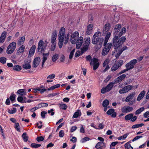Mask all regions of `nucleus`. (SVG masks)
Masks as SVG:
<instances>
[{
	"mask_svg": "<svg viewBox=\"0 0 149 149\" xmlns=\"http://www.w3.org/2000/svg\"><path fill=\"white\" fill-rule=\"evenodd\" d=\"M118 37L117 36H115L112 41L113 46L116 51L114 53H115V55L116 58H118L123 51L127 49V47L126 46L123 48H121L122 44L126 40L125 37L122 36L119 39Z\"/></svg>",
	"mask_w": 149,
	"mask_h": 149,
	"instance_id": "nucleus-1",
	"label": "nucleus"
},
{
	"mask_svg": "<svg viewBox=\"0 0 149 149\" xmlns=\"http://www.w3.org/2000/svg\"><path fill=\"white\" fill-rule=\"evenodd\" d=\"M79 33L77 31H75L71 35L70 41L71 43L74 44L76 43V48L79 49L81 46L83 41V38L80 36L79 38Z\"/></svg>",
	"mask_w": 149,
	"mask_h": 149,
	"instance_id": "nucleus-2",
	"label": "nucleus"
},
{
	"mask_svg": "<svg viewBox=\"0 0 149 149\" xmlns=\"http://www.w3.org/2000/svg\"><path fill=\"white\" fill-rule=\"evenodd\" d=\"M58 46L60 48L62 47L63 42L64 44H66L67 43L69 38V34L65 36V29L63 27H62L60 29L58 35Z\"/></svg>",
	"mask_w": 149,
	"mask_h": 149,
	"instance_id": "nucleus-3",
	"label": "nucleus"
},
{
	"mask_svg": "<svg viewBox=\"0 0 149 149\" xmlns=\"http://www.w3.org/2000/svg\"><path fill=\"white\" fill-rule=\"evenodd\" d=\"M104 42V38L101 36V33L100 31L96 32L93 35L92 42L93 44L99 45L101 47Z\"/></svg>",
	"mask_w": 149,
	"mask_h": 149,
	"instance_id": "nucleus-4",
	"label": "nucleus"
},
{
	"mask_svg": "<svg viewBox=\"0 0 149 149\" xmlns=\"http://www.w3.org/2000/svg\"><path fill=\"white\" fill-rule=\"evenodd\" d=\"M86 58L87 61H91L90 65H93V69L94 70H96L99 65V63L98 62V60L95 58H93L91 59V57L90 55L87 56L86 57Z\"/></svg>",
	"mask_w": 149,
	"mask_h": 149,
	"instance_id": "nucleus-5",
	"label": "nucleus"
},
{
	"mask_svg": "<svg viewBox=\"0 0 149 149\" xmlns=\"http://www.w3.org/2000/svg\"><path fill=\"white\" fill-rule=\"evenodd\" d=\"M47 44L48 42L47 41L44 42L42 40H40L38 43V52L41 53L43 52L46 49Z\"/></svg>",
	"mask_w": 149,
	"mask_h": 149,
	"instance_id": "nucleus-6",
	"label": "nucleus"
},
{
	"mask_svg": "<svg viewBox=\"0 0 149 149\" xmlns=\"http://www.w3.org/2000/svg\"><path fill=\"white\" fill-rule=\"evenodd\" d=\"M16 46V43L15 42H13L10 43L8 46L6 52L8 54L12 53L15 49Z\"/></svg>",
	"mask_w": 149,
	"mask_h": 149,
	"instance_id": "nucleus-7",
	"label": "nucleus"
},
{
	"mask_svg": "<svg viewBox=\"0 0 149 149\" xmlns=\"http://www.w3.org/2000/svg\"><path fill=\"white\" fill-rule=\"evenodd\" d=\"M112 46L111 43H109L105 45L103 49L102 54L103 56H105L109 52Z\"/></svg>",
	"mask_w": 149,
	"mask_h": 149,
	"instance_id": "nucleus-8",
	"label": "nucleus"
},
{
	"mask_svg": "<svg viewBox=\"0 0 149 149\" xmlns=\"http://www.w3.org/2000/svg\"><path fill=\"white\" fill-rule=\"evenodd\" d=\"M137 62V61L136 59H133L127 63L125 65V67L129 70H130L134 68V65H135Z\"/></svg>",
	"mask_w": 149,
	"mask_h": 149,
	"instance_id": "nucleus-9",
	"label": "nucleus"
},
{
	"mask_svg": "<svg viewBox=\"0 0 149 149\" xmlns=\"http://www.w3.org/2000/svg\"><path fill=\"white\" fill-rule=\"evenodd\" d=\"M133 109L132 107L129 106H125L121 108V110L122 112L127 113L132 111Z\"/></svg>",
	"mask_w": 149,
	"mask_h": 149,
	"instance_id": "nucleus-10",
	"label": "nucleus"
},
{
	"mask_svg": "<svg viewBox=\"0 0 149 149\" xmlns=\"http://www.w3.org/2000/svg\"><path fill=\"white\" fill-rule=\"evenodd\" d=\"M84 40V43L85 44V45H83V48L84 49V50L86 51L88 49V47L90 44L91 39L90 37H88L85 38Z\"/></svg>",
	"mask_w": 149,
	"mask_h": 149,
	"instance_id": "nucleus-11",
	"label": "nucleus"
},
{
	"mask_svg": "<svg viewBox=\"0 0 149 149\" xmlns=\"http://www.w3.org/2000/svg\"><path fill=\"white\" fill-rule=\"evenodd\" d=\"M93 26L92 24H88L87 27L86 33L88 35H90L93 32Z\"/></svg>",
	"mask_w": 149,
	"mask_h": 149,
	"instance_id": "nucleus-12",
	"label": "nucleus"
},
{
	"mask_svg": "<svg viewBox=\"0 0 149 149\" xmlns=\"http://www.w3.org/2000/svg\"><path fill=\"white\" fill-rule=\"evenodd\" d=\"M110 62V59L109 58H107L106 59L104 62L103 66L104 67H106L105 69L103 70L104 72H105L109 69L110 67L108 64Z\"/></svg>",
	"mask_w": 149,
	"mask_h": 149,
	"instance_id": "nucleus-13",
	"label": "nucleus"
},
{
	"mask_svg": "<svg viewBox=\"0 0 149 149\" xmlns=\"http://www.w3.org/2000/svg\"><path fill=\"white\" fill-rule=\"evenodd\" d=\"M106 147L105 144L104 143L100 142L97 143L95 145V148L97 149H102Z\"/></svg>",
	"mask_w": 149,
	"mask_h": 149,
	"instance_id": "nucleus-14",
	"label": "nucleus"
},
{
	"mask_svg": "<svg viewBox=\"0 0 149 149\" xmlns=\"http://www.w3.org/2000/svg\"><path fill=\"white\" fill-rule=\"evenodd\" d=\"M126 77V75L125 74H123L120 76L118 77L116 79L114 80V83L115 84H116L118 83L122 80H123Z\"/></svg>",
	"mask_w": 149,
	"mask_h": 149,
	"instance_id": "nucleus-15",
	"label": "nucleus"
},
{
	"mask_svg": "<svg viewBox=\"0 0 149 149\" xmlns=\"http://www.w3.org/2000/svg\"><path fill=\"white\" fill-rule=\"evenodd\" d=\"M57 36V32L56 31H53L51 37V43H56V40Z\"/></svg>",
	"mask_w": 149,
	"mask_h": 149,
	"instance_id": "nucleus-16",
	"label": "nucleus"
},
{
	"mask_svg": "<svg viewBox=\"0 0 149 149\" xmlns=\"http://www.w3.org/2000/svg\"><path fill=\"white\" fill-rule=\"evenodd\" d=\"M121 25L120 24H118L116 25L114 28V35L115 36L116 35H118V33H119V32L120 31V30L121 29Z\"/></svg>",
	"mask_w": 149,
	"mask_h": 149,
	"instance_id": "nucleus-17",
	"label": "nucleus"
},
{
	"mask_svg": "<svg viewBox=\"0 0 149 149\" xmlns=\"http://www.w3.org/2000/svg\"><path fill=\"white\" fill-rule=\"evenodd\" d=\"M135 94L136 93L134 92L132 93L126 97L125 100V101L127 102L130 101L134 97Z\"/></svg>",
	"mask_w": 149,
	"mask_h": 149,
	"instance_id": "nucleus-18",
	"label": "nucleus"
},
{
	"mask_svg": "<svg viewBox=\"0 0 149 149\" xmlns=\"http://www.w3.org/2000/svg\"><path fill=\"white\" fill-rule=\"evenodd\" d=\"M40 61V57H36L33 62V67H37Z\"/></svg>",
	"mask_w": 149,
	"mask_h": 149,
	"instance_id": "nucleus-19",
	"label": "nucleus"
},
{
	"mask_svg": "<svg viewBox=\"0 0 149 149\" xmlns=\"http://www.w3.org/2000/svg\"><path fill=\"white\" fill-rule=\"evenodd\" d=\"M7 35V32L4 31L1 33V36L0 37V43H3L6 38V36Z\"/></svg>",
	"mask_w": 149,
	"mask_h": 149,
	"instance_id": "nucleus-20",
	"label": "nucleus"
},
{
	"mask_svg": "<svg viewBox=\"0 0 149 149\" xmlns=\"http://www.w3.org/2000/svg\"><path fill=\"white\" fill-rule=\"evenodd\" d=\"M81 115V110L77 109L74 113L72 116L73 118H77L78 117H80Z\"/></svg>",
	"mask_w": 149,
	"mask_h": 149,
	"instance_id": "nucleus-21",
	"label": "nucleus"
},
{
	"mask_svg": "<svg viewBox=\"0 0 149 149\" xmlns=\"http://www.w3.org/2000/svg\"><path fill=\"white\" fill-rule=\"evenodd\" d=\"M146 94V91H142L139 95L137 98V100L139 101L141 100L144 97Z\"/></svg>",
	"mask_w": 149,
	"mask_h": 149,
	"instance_id": "nucleus-22",
	"label": "nucleus"
},
{
	"mask_svg": "<svg viewBox=\"0 0 149 149\" xmlns=\"http://www.w3.org/2000/svg\"><path fill=\"white\" fill-rule=\"evenodd\" d=\"M25 40V38L24 36H22L17 41V45L18 46H20L23 45Z\"/></svg>",
	"mask_w": 149,
	"mask_h": 149,
	"instance_id": "nucleus-23",
	"label": "nucleus"
},
{
	"mask_svg": "<svg viewBox=\"0 0 149 149\" xmlns=\"http://www.w3.org/2000/svg\"><path fill=\"white\" fill-rule=\"evenodd\" d=\"M25 46L24 45H22L18 49L17 54H23L24 51Z\"/></svg>",
	"mask_w": 149,
	"mask_h": 149,
	"instance_id": "nucleus-24",
	"label": "nucleus"
},
{
	"mask_svg": "<svg viewBox=\"0 0 149 149\" xmlns=\"http://www.w3.org/2000/svg\"><path fill=\"white\" fill-rule=\"evenodd\" d=\"M111 34V32H108L106 34L105 38V39L103 44V45L104 46H105V45L107 44V43L108 42L109 38L110 37Z\"/></svg>",
	"mask_w": 149,
	"mask_h": 149,
	"instance_id": "nucleus-25",
	"label": "nucleus"
},
{
	"mask_svg": "<svg viewBox=\"0 0 149 149\" xmlns=\"http://www.w3.org/2000/svg\"><path fill=\"white\" fill-rule=\"evenodd\" d=\"M120 30V32L119 33L117 36L120 37L123 35L127 31V29L125 27H122Z\"/></svg>",
	"mask_w": 149,
	"mask_h": 149,
	"instance_id": "nucleus-26",
	"label": "nucleus"
},
{
	"mask_svg": "<svg viewBox=\"0 0 149 149\" xmlns=\"http://www.w3.org/2000/svg\"><path fill=\"white\" fill-rule=\"evenodd\" d=\"M17 93L21 96H23L26 95L27 93L25 89H21L18 90Z\"/></svg>",
	"mask_w": 149,
	"mask_h": 149,
	"instance_id": "nucleus-27",
	"label": "nucleus"
},
{
	"mask_svg": "<svg viewBox=\"0 0 149 149\" xmlns=\"http://www.w3.org/2000/svg\"><path fill=\"white\" fill-rule=\"evenodd\" d=\"M86 51L84 50V49L83 48H82L81 51L78 50L76 52L75 54V56L76 57H79V56L81 55Z\"/></svg>",
	"mask_w": 149,
	"mask_h": 149,
	"instance_id": "nucleus-28",
	"label": "nucleus"
},
{
	"mask_svg": "<svg viewBox=\"0 0 149 149\" xmlns=\"http://www.w3.org/2000/svg\"><path fill=\"white\" fill-rule=\"evenodd\" d=\"M43 60H42V67H43V66L45 62V61H46V60L47 59V57L49 55V53H43Z\"/></svg>",
	"mask_w": 149,
	"mask_h": 149,
	"instance_id": "nucleus-29",
	"label": "nucleus"
},
{
	"mask_svg": "<svg viewBox=\"0 0 149 149\" xmlns=\"http://www.w3.org/2000/svg\"><path fill=\"white\" fill-rule=\"evenodd\" d=\"M34 93H36L37 91H39L40 93H43L45 91H46L47 89L45 88H37L34 89Z\"/></svg>",
	"mask_w": 149,
	"mask_h": 149,
	"instance_id": "nucleus-30",
	"label": "nucleus"
},
{
	"mask_svg": "<svg viewBox=\"0 0 149 149\" xmlns=\"http://www.w3.org/2000/svg\"><path fill=\"white\" fill-rule=\"evenodd\" d=\"M36 46L35 45H33L30 49L29 55L30 56L33 55L35 53Z\"/></svg>",
	"mask_w": 149,
	"mask_h": 149,
	"instance_id": "nucleus-31",
	"label": "nucleus"
},
{
	"mask_svg": "<svg viewBox=\"0 0 149 149\" xmlns=\"http://www.w3.org/2000/svg\"><path fill=\"white\" fill-rule=\"evenodd\" d=\"M115 84L114 82L109 83L108 85L106 87L107 91H110L112 88L113 85Z\"/></svg>",
	"mask_w": 149,
	"mask_h": 149,
	"instance_id": "nucleus-32",
	"label": "nucleus"
},
{
	"mask_svg": "<svg viewBox=\"0 0 149 149\" xmlns=\"http://www.w3.org/2000/svg\"><path fill=\"white\" fill-rule=\"evenodd\" d=\"M55 75L54 74H52L48 76L47 77V79H48V80H47V82L48 83L52 82L53 81L52 80H49V79H53L55 78Z\"/></svg>",
	"mask_w": 149,
	"mask_h": 149,
	"instance_id": "nucleus-33",
	"label": "nucleus"
},
{
	"mask_svg": "<svg viewBox=\"0 0 149 149\" xmlns=\"http://www.w3.org/2000/svg\"><path fill=\"white\" fill-rule=\"evenodd\" d=\"M110 26L109 23L106 24L104 26L103 29L104 32H107L110 31Z\"/></svg>",
	"mask_w": 149,
	"mask_h": 149,
	"instance_id": "nucleus-34",
	"label": "nucleus"
},
{
	"mask_svg": "<svg viewBox=\"0 0 149 149\" xmlns=\"http://www.w3.org/2000/svg\"><path fill=\"white\" fill-rule=\"evenodd\" d=\"M16 95L13 93H12L10 97V99L12 103H13L15 101Z\"/></svg>",
	"mask_w": 149,
	"mask_h": 149,
	"instance_id": "nucleus-35",
	"label": "nucleus"
},
{
	"mask_svg": "<svg viewBox=\"0 0 149 149\" xmlns=\"http://www.w3.org/2000/svg\"><path fill=\"white\" fill-rule=\"evenodd\" d=\"M22 137L24 142H26L28 141L29 137L27 135V134L26 132H24L23 134Z\"/></svg>",
	"mask_w": 149,
	"mask_h": 149,
	"instance_id": "nucleus-36",
	"label": "nucleus"
},
{
	"mask_svg": "<svg viewBox=\"0 0 149 149\" xmlns=\"http://www.w3.org/2000/svg\"><path fill=\"white\" fill-rule=\"evenodd\" d=\"M59 107L61 109L65 110L67 108V106L65 104H59Z\"/></svg>",
	"mask_w": 149,
	"mask_h": 149,
	"instance_id": "nucleus-37",
	"label": "nucleus"
},
{
	"mask_svg": "<svg viewBox=\"0 0 149 149\" xmlns=\"http://www.w3.org/2000/svg\"><path fill=\"white\" fill-rule=\"evenodd\" d=\"M17 111V109L16 108H13L11 109H8V112L10 114H13L16 113Z\"/></svg>",
	"mask_w": 149,
	"mask_h": 149,
	"instance_id": "nucleus-38",
	"label": "nucleus"
},
{
	"mask_svg": "<svg viewBox=\"0 0 149 149\" xmlns=\"http://www.w3.org/2000/svg\"><path fill=\"white\" fill-rule=\"evenodd\" d=\"M144 110V108L143 107L140 108L136 111L135 112V114L136 115H138L143 111Z\"/></svg>",
	"mask_w": 149,
	"mask_h": 149,
	"instance_id": "nucleus-39",
	"label": "nucleus"
},
{
	"mask_svg": "<svg viewBox=\"0 0 149 149\" xmlns=\"http://www.w3.org/2000/svg\"><path fill=\"white\" fill-rule=\"evenodd\" d=\"M133 116L132 113H130L126 115L125 117V119L126 120H131V118Z\"/></svg>",
	"mask_w": 149,
	"mask_h": 149,
	"instance_id": "nucleus-40",
	"label": "nucleus"
},
{
	"mask_svg": "<svg viewBox=\"0 0 149 149\" xmlns=\"http://www.w3.org/2000/svg\"><path fill=\"white\" fill-rule=\"evenodd\" d=\"M144 124L143 123L136 124L132 126V129H135L141 127L143 126Z\"/></svg>",
	"mask_w": 149,
	"mask_h": 149,
	"instance_id": "nucleus-41",
	"label": "nucleus"
},
{
	"mask_svg": "<svg viewBox=\"0 0 149 149\" xmlns=\"http://www.w3.org/2000/svg\"><path fill=\"white\" fill-rule=\"evenodd\" d=\"M60 84H56L54 86H52L50 87L49 88H48V91H50L51 90H53L55 88H57L60 87Z\"/></svg>",
	"mask_w": 149,
	"mask_h": 149,
	"instance_id": "nucleus-42",
	"label": "nucleus"
},
{
	"mask_svg": "<svg viewBox=\"0 0 149 149\" xmlns=\"http://www.w3.org/2000/svg\"><path fill=\"white\" fill-rule=\"evenodd\" d=\"M124 89L125 90L126 92L127 93L131 90L133 88V86L131 85H129L124 87Z\"/></svg>",
	"mask_w": 149,
	"mask_h": 149,
	"instance_id": "nucleus-43",
	"label": "nucleus"
},
{
	"mask_svg": "<svg viewBox=\"0 0 149 149\" xmlns=\"http://www.w3.org/2000/svg\"><path fill=\"white\" fill-rule=\"evenodd\" d=\"M48 105V104L45 103H40L38 104L39 108L47 107Z\"/></svg>",
	"mask_w": 149,
	"mask_h": 149,
	"instance_id": "nucleus-44",
	"label": "nucleus"
},
{
	"mask_svg": "<svg viewBox=\"0 0 149 149\" xmlns=\"http://www.w3.org/2000/svg\"><path fill=\"white\" fill-rule=\"evenodd\" d=\"M41 146V145L40 144L32 143L30 145V146L33 148H37L40 147Z\"/></svg>",
	"mask_w": 149,
	"mask_h": 149,
	"instance_id": "nucleus-45",
	"label": "nucleus"
},
{
	"mask_svg": "<svg viewBox=\"0 0 149 149\" xmlns=\"http://www.w3.org/2000/svg\"><path fill=\"white\" fill-rule=\"evenodd\" d=\"M22 67L19 65H15L13 68V69L14 70L19 71L21 70Z\"/></svg>",
	"mask_w": 149,
	"mask_h": 149,
	"instance_id": "nucleus-46",
	"label": "nucleus"
},
{
	"mask_svg": "<svg viewBox=\"0 0 149 149\" xmlns=\"http://www.w3.org/2000/svg\"><path fill=\"white\" fill-rule=\"evenodd\" d=\"M15 128L18 132H21L20 127L18 123H15Z\"/></svg>",
	"mask_w": 149,
	"mask_h": 149,
	"instance_id": "nucleus-47",
	"label": "nucleus"
},
{
	"mask_svg": "<svg viewBox=\"0 0 149 149\" xmlns=\"http://www.w3.org/2000/svg\"><path fill=\"white\" fill-rule=\"evenodd\" d=\"M119 68L116 64L115 63L111 68L112 71H115L116 70Z\"/></svg>",
	"mask_w": 149,
	"mask_h": 149,
	"instance_id": "nucleus-48",
	"label": "nucleus"
},
{
	"mask_svg": "<svg viewBox=\"0 0 149 149\" xmlns=\"http://www.w3.org/2000/svg\"><path fill=\"white\" fill-rule=\"evenodd\" d=\"M22 67L24 68L27 69H30L31 66L29 63H25L23 65Z\"/></svg>",
	"mask_w": 149,
	"mask_h": 149,
	"instance_id": "nucleus-49",
	"label": "nucleus"
},
{
	"mask_svg": "<svg viewBox=\"0 0 149 149\" xmlns=\"http://www.w3.org/2000/svg\"><path fill=\"white\" fill-rule=\"evenodd\" d=\"M58 54H55L54 55L52 58V61L53 62L56 61L58 59Z\"/></svg>",
	"mask_w": 149,
	"mask_h": 149,
	"instance_id": "nucleus-50",
	"label": "nucleus"
},
{
	"mask_svg": "<svg viewBox=\"0 0 149 149\" xmlns=\"http://www.w3.org/2000/svg\"><path fill=\"white\" fill-rule=\"evenodd\" d=\"M123 61L122 60H120L117 61L115 64H116L118 66V67L119 68L123 64Z\"/></svg>",
	"mask_w": 149,
	"mask_h": 149,
	"instance_id": "nucleus-51",
	"label": "nucleus"
},
{
	"mask_svg": "<svg viewBox=\"0 0 149 149\" xmlns=\"http://www.w3.org/2000/svg\"><path fill=\"white\" fill-rule=\"evenodd\" d=\"M90 140V139L89 138L86 137L82 139L80 141V142L81 143H84Z\"/></svg>",
	"mask_w": 149,
	"mask_h": 149,
	"instance_id": "nucleus-52",
	"label": "nucleus"
},
{
	"mask_svg": "<svg viewBox=\"0 0 149 149\" xmlns=\"http://www.w3.org/2000/svg\"><path fill=\"white\" fill-rule=\"evenodd\" d=\"M109 104V101L107 100H104L102 103V106L103 107L107 106Z\"/></svg>",
	"mask_w": 149,
	"mask_h": 149,
	"instance_id": "nucleus-53",
	"label": "nucleus"
},
{
	"mask_svg": "<svg viewBox=\"0 0 149 149\" xmlns=\"http://www.w3.org/2000/svg\"><path fill=\"white\" fill-rule=\"evenodd\" d=\"M6 59L5 57H1L0 58V62L4 64L6 62Z\"/></svg>",
	"mask_w": 149,
	"mask_h": 149,
	"instance_id": "nucleus-54",
	"label": "nucleus"
},
{
	"mask_svg": "<svg viewBox=\"0 0 149 149\" xmlns=\"http://www.w3.org/2000/svg\"><path fill=\"white\" fill-rule=\"evenodd\" d=\"M80 132L82 133H84L85 132V128L84 127V126L82 125H81Z\"/></svg>",
	"mask_w": 149,
	"mask_h": 149,
	"instance_id": "nucleus-55",
	"label": "nucleus"
},
{
	"mask_svg": "<svg viewBox=\"0 0 149 149\" xmlns=\"http://www.w3.org/2000/svg\"><path fill=\"white\" fill-rule=\"evenodd\" d=\"M125 146L126 148L127 149H133V147L131 145L128 143H127L125 144Z\"/></svg>",
	"mask_w": 149,
	"mask_h": 149,
	"instance_id": "nucleus-56",
	"label": "nucleus"
},
{
	"mask_svg": "<svg viewBox=\"0 0 149 149\" xmlns=\"http://www.w3.org/2000/svg\"><path fill=\"white\" fill-rule=\"evenodd\" d=\"M75 49H73L70 52L69 56L70 59H72L73 57V56L74 54V52H75Z\"/></svg>",
	"mask_w": 149,
	"mask_h": 149,
	"instance_id": "nucleus-57",
	"label": "nucleus"
},
{
	"mask_svg": "<svg viewBox=\"0 0 149 149\" xmlns=\"http://www.w3.org/2000/svg\"><path fill=\"white\" fill-rule=\"evenodd\" d=\"M114 111L113 109H111L108 110L107 112V114L108 115H111L112 114Z\"/></svg>",
	"mask_w": 149,
	"mask_h": 149,
	"instance_id": "nucleus-58",
	"label": "nucleus"
},
{
	"mask_svg": "<svg viewBox=\"0 0 149 149\" xmlns=\"http://www.w3.org/2000/svg\"><path fill=\"white\" fill-rule=\"evenodd\" d=\"M50 50L52 51H54L56 47V43H52Z\"/></svg>",
	"mask_w": 149,
	"mask_h": 149,
	"instance_id": "nucleus-59",
	"label": "nucleus"
},
{
	"mask_svg": "<svg viewBox=\"0 0 149 149\" xmlns=\"http://www.w3.org/2000/svg\"><path fill=\"white\" fill-rule=\"evenodd\" d=\"M127 134H125L123 136L118 137V140L124 139L127 138Z\"/></svg>",
	"mask_w": 149,
	"mask_h": 149,
	"instance_id": "nucleus-60",
	"label": "nucleus"
},
{
	"mask_svg": "<svg viewBox=\"0 0 149 149\" xmlns=\"http://www.w3.org/2000/svg\"><path fill=\"white\" fill-rule=\"evenodd\" d=\"M23 97L22 96H19L17 98V101L21 103H23Z\"/></svg>",
	"mask_w": 149,
	"mask_h": 149,
	"instance_id": "nucleus-61",
	"label": "nucleus"
},
{
	"mask_svg": "<svg viewBox=\"0 0 149 149\" xmlns=\"http://www.w3.org/2000/svg\"><path fill=\"white\" fill-rule=\"evenodd\" d=\"M44 139L43 137L42 136L38 137L36 138L37 141L38 142L42 141L44 140Z\"/></svg>",
	"mask_w": 149,
	"mask_h": 149,
	"instance_id": "nucleus-62",
	"label": "nucleus"
},
{
	"mask_svg": "<svg viewBox=\"0 0 149 149\" xmlns=\"http://www.w3.org/2000/svg\"><path fill=\"white\" fill-rule=\"evenodd\" d=\"M64 135V131L63 130H61L59 133V136L60 137H62Z\"/></svg>",
	"mask_w": 149,
	"mask_h": 149,
	"instance_id": "nucleus-63",
	"label": "nucleus"
},
{
	"mask_svg": "<svg viewBox=\"0 0 149 149\" xmlns=\"http://www.w3.org/2000/svg\"><path fill=\"white\" fill-rule=\"evenodd\" d=\"M36 125L38 126V128L40 129L42 127V122L41 121H39V123H37Z\"/></svg>",
	"mask_w": 149,
	"mask_h": 149,
	"instance_id": "nucleus-64",
	"label": "nucleus"
}]
</instances>
